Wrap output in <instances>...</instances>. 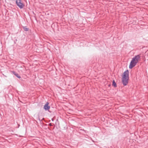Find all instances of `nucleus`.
<instances>
[{"instance_id":"f257e3e1","label":"nucleus","mask_w":148,"mask_h":148,"mask_svg":"<svg viewBox=\"0 0 148 148\" xmlns=\"http://www.w3.org/2000/svg\"><path fill=\"white\" fill-rule=\"evenodd\" d=\"M140 59V55H138L135 56L131 61L130 65L129 68L132 69L134 67L138 62L139 60Z\"/></svg>"},{"instance_id":"f03ea898","label":"nucleus","mask_w":148,"mask_h":148,"mask_svg":"<svg viewBox=\"0 0 148 148\" xmlns=\"http://www.w3.org/2000/svg\"><path fill=\"white\" fill-rule=\"evenodd\" d=\"M129 71L127 70L123 73V75L122 78V82L124 86L127 85L129 79Z\"/></svg>"},{"instance_id":"7ed1b4c3","label":"nucleus","mask_w":148,"mask_h":148,"mask_svg":"<svg viewBox=\"0 0 148 148\" xmlns=\"http://www.w3.org/2000/svg\"><path fill=\"white\" fill-rule=\"evenodd\" d=\"M16 3L20 9L23 8L24 6V5L21 0H16Z\"/></svg>"},{"instance_id":"20e7f679","label":"nucleus","mask_w":148,"mask_h":148,"mask_svg":"<svg viewBox=\"0 0 148 148\" xmlns=\"http://www.w3.org/2000/svg\"><path fill=\"white\" fill-rule=\"evenodd\" d=\"M49 103L48 102L46 103L44 106V109L45 110H49L50 108V106L48 105Z\"/></svg>"},{"instance_id":"39448f33","label":"nucleus","mask_w":148,"mask_h":148,"mask_svg":"<svg viewBox=\"0 0 148 148\" xmlns=\"http://www.w3.org/2000/svg\"><path fill=\"white\" fill-rule=\"evenodd\" d=\"M11 72L14 74L16 77L18 78H21V76L19 75L18 74L14 71H12Z\"/></svg>"},{"instance_id":"423d86ee","label":"nucleus","mask_w":148,"mask_h":148,"mask_svg":"<svg viewBox=\"0 0 148 148\" xmlns=\"http://www.w3.org/2000/svg\"><path fill=\"white\" fill-rule=\"evenodd\" d=\"M112 85L114 87H117V85H116V83L115 82L114 80H113Z\"/></svg>"},{"instance_id":"0eeeda50","label":"nucleus","mask_w":148,"mask_h":148,"mask_svg":"<svg viewBox=\"0 0 148 148\" xmlns=\"http://www.w3.org/2000/svg\"><path fill=\"white\" fill-rule=\"evenodd\" d=\"M23 28L25 31H27L29 30V28L26 26L23 27Z\"/></svg>"},{"instance_id":"6e6552de","label":"nucleus","mask_w":148,"mask_h":148,"mask_svg":"<svg viewBox=\"0 0 148 148\" xmlns=\"http://www.w3.org/2000/svg\"><path fill=\"white\" fill-rule=\"evenodd\" d=\"M49 125L50 126H52V124L51 123H50L49 124Z\"/></svg>"},{"instance_id":"1a4fd4ad","label":"nucleus","mask_w":148,"mask_h":148,"mask_svg":"<svg viewBox=\"0 0 148 148\" xmlns=\"http://www.w3.org/2000/svg\"><path fill=\"white\" fill-rule=\"evenodd\" d=\"M52 121H53V119H52Z\"/></svg>"}]
</instances>
